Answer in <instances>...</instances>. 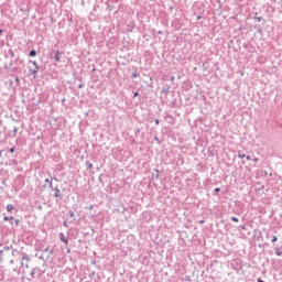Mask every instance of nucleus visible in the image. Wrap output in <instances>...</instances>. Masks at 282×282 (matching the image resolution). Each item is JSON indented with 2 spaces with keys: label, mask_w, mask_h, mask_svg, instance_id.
I'll return each instance as SVG.
<instances>
[{
  "label": "nucleus",
  "mask_w": 282,
  "mask_h": 282,
  "mask_svg": "<svg viewBox=\"0 0 282 282\" xmlns=\"http://www.w3.org/2000/svg\"><path fill=\"white\" fill-rule=\"evenodd\" d=\"M231 220L235 221L236 224L239 221L237 217H231Z\"/></svg>",
  "instance_id": "obj_10"
},
{
  "label": "nucleus",
  "mask_w": 282,
  "mask_h": 282,
  "mask_svg": "<svg viewBox=\"0 0 282 282\" xmlns=\"http://www.w3.org/2000/svg\"><path fill=\"white\" fill-rule=\"evenodd\" d=\"M3 33V31L2 30H0V34H2Z\"/></svg>",
  "instance_id": "obj_25"
},
{
  "label": "nucleus",
  "mask_w": 282,
  "mask_h": 282,
  "mask_svg": "<svg viewBox=\"0 0 282 282\" xmlns=\"http://www.w3.org/2000/svg\"><path fill=\"white\" fill-rule=\"evenodd\" d=\"M33 65H36V62H33Z\"/></svg>",
  "instance_id": "obj_27"
},
{
  "label": "nucleus",
  "mask_w": 282,
  "mask_h": 282,
  "mask_svg": "<svg viewBox=\"0 0 282 282\" xmlns=\"http://www.w3.org/2000/svg\"><path fill=\"white\" fill-rule=\"evenodd\" d=\"M10 218L8 216L4 217V221H9Z\"/></svg>",
  "instance_id": "obj_16"
},
{
  "label": "nucleus",
  "mask_w": 282,
  "mask_h": 282,
  "mask_svg": "<svg viewBox=\"0 0 282 282\" xmlns=\"http://www.w3.org/2000/svg\"><path fill=\"white\" fill-rule=\"evenodd\" d=\"M199 224H205V220H200Z\"/></svg>",
  "instance_id": "obj_23"
},
{
  "label": "nucleus",
  "mask_w": 282,
  "mask_h": 282,
  "mask_svg": "<svg viewBox=\"0 0 282 282\" xmlns=\"http://www.w3.org/2000/svg\"><path fill=\"white\" fill-rule=\"evenodd\" d=\"M246 160H247V161H250L251 159H250V156H246Z\"/></svg>",
  "instance_id": "obj_19"
},
{
  "label": "nucleus",
  "mask_w": 282,
  "mask_h": 282,
  "mask_svg": "<svg viewBox=\"0 0 282 282\" xmlns=\"http://www.w3.org/2000/svg\"><path fill=\"white\" fill-rule=\"evenodd\" d=\"M238 156H239V159H245V158H247L246 154H241V153H239Z\"/></svg>",
  "instance_id": "obj_9"
},
{
  "label": "nucleus",
  "mask_w": 282,
  "mask_h": 282,
  "mask_svg": "<svg viewBox=\"0 0 282 282\" xmlns=\"http://www.w3.org/2000/svg\"><path fill=\"white\" fill-rule=\"evenodd\" d=\"M45 183H48L50 188H53V180L46 178Z\"/></svg>",
  "instance_id": "obj_6"
},
{
  "label": "nucleus",
  "mask_w": 282,
  "mask_h": 282,
  "mask_svg": "<svg viewBox=\"0 0 282 282\" xmlns=\"http://www.w3.org/2000/svg\"><path fill=\"white\" fill-rule=\"evenodd\" d=\"M163 94L167 95L169 94V89L164 88L163 89Z\"/></svg>",
  "instance_id": "obj_12"
},
{
  "label": "nucleus",
  "mask_w": 282,
  "mask_h": 282,
  "mask_svg": "<svg viewBox=\"0 0 282 282\" xmlns=\"http://www.w3.org/2000/svg\"><path fill=\"white\" fill-rule=\"evenodd\" d=\"M59 241H63L65 245H68V239L63 232L59 234Z\"/></svg>",
  "instance_id": "obj_2"
},
{
  "label": "nucleus",
  "mask_w": 282,
  "mask_h": 282,
  "mask_svg": "<svg viewBox=\"0 0 282 282\" xmlns=\"http://www.w3.org/2000/svg\"><path fill=\"white\" fill-rule=\"evenodd\" d=\"M155 122H156V124H159V123H160V122H159V120H156Z\"/></svg>",
  "instance_id": "obj_26"
},
{
  "label": "nucleus",
  "mask_w": 282,
  "mask_h": 282,
  "mask_svg": "<svg viewBox=\"0 0 282 282\" xmlns=\"http://www.w3.org/2000/svg\"><path fill=\"white\" fill-rule=\"evenodd\" d=\"M138 96H139V93H138V91L133 94V97H134V98H137Z\"/></svg>",
  "instance_id": "obj_15"
},
{
  "label": "nucleus",
  "mask_w": 282,
  "mask_h": 282,
  "mask_svg": "<svg viewBox=\"0 0 282 282\" xmlns=\"http://www.w3.org/2000/svg\"><path fill=\"white\" fill-rule=\"evenodd\" d=\"M54 191H55L54 197H55V198H59V197H61V189L57 188V187H55Z\"/></svg>",
  "instance_id": "obj_3"
},
{
  "label": "nucleus",
  "mask_w": 282,
  "mask_h": 282,
  "mask_svg": "<svg viewBox=\"0 0 282 282\" xmlns=\"http://www.w3.org/2000/svg\"><path fill=\"white\" fill-rule=\"evenodd\" d=\"M9 220H14V217H13V216H11V217L9 218Z\"/></svg>",
  "instance_id": "obj_20"
},
{
  "label": "nucleus",
  "mask_w": 282,
  "mask_h": 282,
  "mask_svg": "<svg viewBox=\"0 0 282 282\" xmlns=\"http://www.w3.org/2000/svg\"><path fill=\"white\" fill-rule=\"evenodd\" d=\"M54 59L56 61V63H59V61H61V53L58 51H56Z\"/></svg>",
  "instance_id": "obj_4"
},
{
  "label": "nucleus",
  "mask_w": 282,
  "mask_h": 282,
  "mask_svg": "<svg viewBox=\"0 0 282 282\" xmlns=\"http://www.w3.org/2000/svg\"><path fill=\"white\" fill-rule=\"evenodd\" d=\"M30 56L35 57L36 56V51H30Z\"/></svg>",
  "instance_id": "obj_7"
},
{
  "label": "nucleus",
  "mask_w": 282,
  "mask_h": 282,
  "mask_svg": "<svg viewBox=\"0 0 282 282\" xmlns=\"http://www.w3.org/2000/svg\"><path fill=\"white\" fill-rule=\"evenodd\" d=\"M10 152H11V153H14V152H15V148H11V149H10Z\"/></svg>",
  "instance_id": "obj_14"
},
{
  "label": "nucleus",
  "mask_w": 282,
  "mask_h": 282,
  "mask_svg": "<svg viewBox=\"0 0 282 282\" xmlns=\"http://www.w3.org/2000/svg\"><path fill=\"white\" fill-rule=\"evenodd\" d=\"M39 72V66H35V69L32 72L33 75H35Z\"/></svg>",
  "instance_id": "obj_8"
},
{
  "label": "nucleus",
  "mask_w": 282,
  "mask_h": 282,
  "mask_svg": "<svg viewBox=\"0 0 282 282\" xmlns=\"http://www.w3.org/2000/svg\"><path fill=\"white\" fill-rule=\"evenodd\" d=\"M275 241H278V238L276 236H273L272 242H275Z\"/></svg>",
  "instance_id": "obj_13"
},
{
  "label": "nucleus",
  "mask_w": 282,
  "mask_h": 282,
  "mask_svg": "<svg viewBox=\"0 0 282 282\" xmlns=\"http://www.w3.org/2000/svg\"><path fill=\"white\" fill-rule=\"evenodd\" d=\"M215 192H216V193L220 192V188H219V187H217V188L215 189Z\"/></svg>",
  "instance_id": "obj_17"
},
{
  "label": "nucleus",
  "mask_w": 282,
  "mask_h": 282,
  "mask_svg": "<svg viewBox=\"0 0 282 282\" xmlns=\"http://www.w3.org/2000/svg\"><path fill=\"white\" fill-rule=\"evenodd\" d=\"M138 76H139V74H137V73H133V74H132V77H133V78H138Z\"/></svg>",
  "instance_id": "obj_11"
},
{
  "label": "nucleus",
  "mask_w": 282,
  "mask_h": 282,
  "mask_svg": "<svg viewBox=\"0 0 282 282\" xmlns=\"http://www.w3.org/2000/svg\"><path fill=\"white\" fill-rule=\"evenodd\" d=\"M19 224H20V220H15V226H19Z\"/></svg>",
  "instance_id": "obj_18"
},
{
  "label": "nucleus",
  "mask_w": 282,
  "mask_h": 282,
  "mask_svg": "<svg viewBox=\"0 0 282 282\" xmlns=\"http://www.w3.org/2000/svg\"><path fill=\"white\" fill-rule=\"evenodd\" d=\"M70 217H74V214H70Z\"/></svg>",
  "instance_id": "obj_29"
},
{
  "label": "nucleus",
  "mask_w": 282,
  "mask_h": 282,
  "mask_svg": "<svg viewBox=\"0 0 282 282\" xmlns=\"http://www.w3.org/2000/svg\"><path fill=\"white\" fill-rule=\"evenodd\" d=\"M254 162H258V159H254Z\"/></svg>",
  "instance_id": "obj_28"
},
{
  "label": "nucleus",
  "mask_w": 282,
  "mask_h": 282,
  "mask_svg": "<svg viewBox=\"0 0 282 282\" xmlns=\"http://www.w3.org/2000/svg\"><path fill=\"white\" fill-rule=\"evenodd\" d=\"M14 208H15L14 205H10V204H9V205L7 206V210H8L9 213H11L12 210H14Z\"/></svg>",
  "instance_id": "obj_5"
},
{
  "label": "nucleus",
  "mask_w": 282,
  "mask_h": 282,
  "mask_svg": "<svg viewBox=\"0 0 282 282\" xmlns=\"http://www.w3.org/2000/svg\"><path fill=\"white\" fill-rule=\"evenodd\" d=\"M258 282H264V281H262L261 279H259Z\"/></svg>",
  "instance_id": "obj_24"
},
{
  "label": "nucleus",
  "mask_w": 282,
  "mask_h": 282,
  "mask_svg": "<svg viewBox=\"0 0 282 282\" xmlns=\"http://www.w3.org/2000/svg\"><path fill=\"white\" fill-rule=\"evenodd\" d=\"M15 82H17V83H20V79L17 77V78H15Z\"/></svg>",
  "instance_id": "obj_22"
},
{
  "label": "nucleus",
  "mask_w": 282,
  "mask_h": 282,
  "mask_svg": "<svg viewBox=\"0 0 282 282\" xmlns=\"http://www.w3.org/2000/svg\"><path fill=\"white\" fill-rule=\"evenodd\" d=\"M30 262V258L28 256L22 257V267L29 268L28 263Z\"/></svg>",
  "instance_id": "obj_1"
},
{
  "label": "nucleus",
  "mask_w": 282,
  "mask_h": 282,
  "mask_svg": "<svg viewBox=\"0 0 282 282\" xmlns=\"http://www.w3.org/2000/svg\"><path fill=\"white\" fill-rule=\"evenodd\" d=\"M257 20H258V22H261L262 19L261 18H257Z\"/></svg>",
  "instance_id": "obj_21"
}]
</instances>
